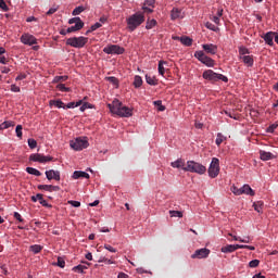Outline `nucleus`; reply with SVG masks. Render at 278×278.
<instances>
[{"label": "nucleus", "instance_id": "obj_58", "mask_svg": "<svg viewBox=\"0 0 278 278\" xmlns=\"http://www.w3.org/2000/svg\"><path fill=\"white\" fill-rule=\"evenodd\" d=\"M222 142H224V138L222 137V134H218V137L216 138V146L220 147Z\"/></svg>", "mask_w": 278, "mask_h": 278}, {"label": "nucleus", "instance_id": "obj_44", "mask_svg": "<svg viewBox=\"0 0 278 278\" xmlns=\"http://www.w3.org/2000/svg\"><path fill=\"white\" fill-rule=\"evenodd\" d=\"M253 207H254L255 212L261 213V210L263 207V202L258 201L256 203H253Z\"/></svg>", "mask_w": 278, "mask_h": 278}, {"label": "nucleus", "instance_id": "obj_63", "mask_svg": "<svg viewBox=\"0 0 278 278\" xmlns=\"http://www.w3.org/2000/svg\"><path fill=\"white\" fill-rule=\"evenodd\" d=\"M276 128H278V125L271 124V125L268 127L267 131L270 132V134H273Z\"/></svg>", "mask_w": 278, "mask_h": 278}, {"label": "nucleus", "instance_id": "obj_18", "mask_svg": "<svg viewBox=\"0 0 278 278\" xmlns=\"http://www.w3.org/2000/svg\"><path fill=\"white\" fill-rule=\"evenodd\" d=\"M72 178L75 179V180H78L80 178L89 179L90 175L88 173H86V172L75 170V172H73Z\"/></svg>", "mask_w": 278, "mask_h": 278}, {"label": "nucleus", "instance_id": "obj_41", "mask_svg": "<svg viewBox=\"0 0 278 278\" xmlns=\"http://www.w3.org/2000/svg\"><path fill=\"white\" fill-rule=\"evenodd\" d=\"M52 185H38V190L51 192Z\"/></svg>", "mask_w": 278, "mask_h": 278}, {"label": "nucleus", "instance_id": "obj_64", "mask_svg": "<svg viewBox=\"0 0 278 278\" xmlns=\"http://www.w3.org/2000/svg\"><path fill=\"white\" fill-rule=\"evenodd\" d=\"M117 278H129V275H127L125 273H119V274H117Z\"/></svg>", "mask_w": 278, "mask_h": 278}, {"label": "nucleus", "instance_id": "obj_37", "mask_svg": "<svg viewBox=\"0 0 278 278\" xmlns=\"http://www.w3.org/2000/svg\"><path fill=\"white\" fill-rule=\"evenodd\" d=\"M23 126L22 125H17L15 126V136H17V138L22 139L23 137Z\"/></svg>", "mask_w": 278, "mask_h": 278}, {"label": "nucleus", "instance_id": "obj_54", "mask_svg": "<svg viewBox=\"0 0 278 278\" xmlns=\"http://www.w3.org/2000/svg\"><path fill=\"white\" fill-rule=\"evenodd\" d=\"M99 263H104L106 265H111L113 264V262L109 258H105V257H101V260L98 261Z\"/></svg>", "mask_w": 278, "mask_h": 278}, {"label": "nucleus", "instance_id": "obj_47", "mask_svg": "<svg viewBox=\"0 0 278 278\" xmlns=\"http://www.w3.org/2000/svg\"><path fill=\"white\" fill-rule=\"evenodd\" d=\"M106 80L112 84V86H118V78L116 77H106Z\"/></svg>", "mask_w": 278, "mask_h": 278}, {"label": "nucleus", "instance_id": "obj_25", "mask_svg": "<svg viewBox=\"0 0 278 278\" xmlns=\"http://www.w3.org/2000/svg\"><path fill=\"white\" fill-rule=\"evenodd\" d=\"M222 253H233L237 251V249L233 247V244H227L220 249Z\"/></svg>", "mask_w": 278, "mask_h": 278}, {"label": "nucleus", "instance_id": "obj_12", "mask_svg": "<svg viewBox=\"0 0 278 278\" xmlns=\"http://www.w3.org/2000/svg\"><path fill=\"white\" fill-rule=\"evenodd\" d=\"M211 253V250L208 249H198L193 254L191 255L192 260H204L208 257V254Z\"/></svg>", "mask_w": 278, "mask_h": 278}, {"label": "nucleus", "instance_id": "obj_51", "mask_svg": "<svg viewBox=\"0 0 278 278\" xmlns=\"http://www.w3.org/2000/svg\"><path fill=\"white\" fill-rule=\"evenodd\" d=\"M58 10H59V7H53V8L49 9V11H48V13H46V15L51 16V15H53Z\"/></svg>", "mask_w": 278, "mask_h": 278}, {"label": "nucleus", "instance_id": "obj_7", "mask_svg": "<svg viewBox=\"0 0 278 278\" xmlns=\"http://www.w3.org/2000/svg\"><path fill=\"white\" fill-rule=\"evenodd\" d=\"M231 192L232 194L239 197L241 194H245V195H255V192L252 190V188L250 187V185H244L240 188H238L237 186H231Z\"/></svg>", "mask_w": 278, "mask_h": 278}, {"label": "nucleus", "instance_id": "obj_46", "mask_svg": "<svg viewBox=\"0 0 278 278\" xmlns=\"http://www.w3.org/2000/svg\"><path fill=\"white\" fill-rule=\"evenodd\" d=\"M27 143H28V148H30V150L36 149L37 142L35 139H28Z\"/></svg>", "mask_w": 278, "mask_h": 278}, {"label": "nucleus", "instance_id": "obj_50", "mask_svg": "<svg viewBox=\"0 0 278 278\" xmlns=\"http://www.w3.org/2000/svg\"><path fill=\"white\" fill-rule=\"evenodd\" d=\"M154 104L157 106L159 112H164L165 108L160 100L155 101Z\"/></svg>", "mask_w": 278, "mask_h": 278}, {"label": "nucleus", "instance_id": "obj_19", "mask_svg": "<svg viewBox=\"0 0 278 278\" xmlns=\"http://www.w3.org/2000/svg\"><path fill=\"white\" fill-rule=\"evenodd\" d=\"M184 17H185V15L181 10H179V9L172 10V13H170L172 21L182 20Z\"/></svg>", "mask_w": 278, "mask_h": 278}, {"label": "nucleus", "instance_id": "obj_10", "mask_svg": "<svg viewBox=\"0 0 278 278\" xmlns=\"http://www.w3.org/2000/svg\"><path fill=\"white\" fill-rule=\"evenodd\" d=\"M70 147H72V149L75 151H83L86 148H88V141L83 138H77L75 140H72V142H70Z\"/></svg>", "mask_w": 278, "mask_h": 278}, {"label": "nucleus", "instance_id": "obj_11", "mask_svg": "<svg viewBox=\"0 0 278 278\" xmlns=\"http://www.w3.org/2000/svg\"><path fill=\"white\" fill-rule=\"evenodd\" d=\"M28 160H30L33 162H38L40 164H46L48 162L53 161V157L36 153V154H30V156H28Z\"/></svg>", "mask_w": 278, "mask_h": 278}, {"label": "nucleus", "instance_id": "obj_21", "mask_svg": "<svg viewBox=\"0 0 278 278\" xmlns=\"http://www.w3.org/2000/svg\"><path fill=\"white\" fill-rule=\"evenodd\" d=\"M240 60H242V62L245 64V66H248V67L253 66V56L252 55L240 56Z\"/></svg>", "mask_w": 278, "mask_h": 278}, {"label": "nucleus", "instance_id": "obj_28", "mask_svg": "<svg viewBox=\"0 0 278 278\" xmlns=\"http://www.w3.org/2000/svg\"><path fill=\"white\" fill-rule=\"evenodd\" d=\"M14 126L15 124L12 121L2 122V124H0V130L9 129L10 127Z\"/></svg>", "mask_w": 278, "mask_h": 278}, {"label": "nucleus", "instance_id": "obj_43", "mask_svg": "<svg viewBox=\"0 0 278 278\" xmlns=\"http://www.w3.org/2000/svg\"><path fill=\"white\" fill-rule=\"evenodd\" d=\"M169 216L170 217L181 218L182 217V213L179 212V211H169Z\"/></svg>", "mask_w": 278, "mask_h": 278}, {"label": "nucleus", "instance_id": "obj_53", "mask_svg": "<svg viewBox=\"0 0 278 278\" xmlns=\"http://www.w3.org/2000/svg\"><path fill=\"white\" fill-rule=\"evenodd\" d=\"M153 4H155V0H146V2H143V7L153 8Z\"/></svg>", "mask_w": 278, "mask_h": 278}, {"label": "nucleus", "instance_id": "obj_60", "mask_svg": "<svg viewBox=\"0 0 278 278\" xmlns=\"http://www.w3.org/2000/svg\"><path fill=\"white\" fill-rule=\"evenodd\" d=\"M77 106H79V105H76L75 102H70L66 105H64L63 109H75Z\"/></svg>", "mask_w": 278, "mask_h": 278}, {"label": "nucleus", "instance_id": "obj_20", "mask_svg": "<svg viewBox=\"0 0 278 278\" xmlns=\"http://www.w3.org/2000/svg\"><path fill=\"white\" fill-rule=\"evenodd\" d=\"M258 155H260L261 160H263L264 162L274 159V154H271L270 152H266V151H258Z\"/></svg>", "mask_w": 278, "mask_h": 278}, {"label": "nucleus", "instance_id": "obj_55", "mask_svg": "<svg viewBox=\"0 0 278 278\" xmlns=\"http://www.w3.org/2000/svg\"><path fill=\"white\" fill-rule=\"evenodd\" d=\"M14 218H15V220H17L20 223L24 222V219L22 218V215L17 212H14Z\"/></svg>", "mask_w": 278, "mask_h": 278}, {"label": "nucleus", "instance_id": "obj_2", "mask_svg": "<svg viewBox=\"0 0 278 278\" xmlns=\"http://www.w3.org/2000/svg\"><path fill=\"white\" fill-rule=\"evenodd\" d=\"M126 23H127V29L130 33H132L137 30V28L140 27V25L144 23V14L137 12L130 15L129 17H127Z\"/></svg>", "mask_w": 278, "mask_h": 278}, {"label": "nucleus", "instance_id": "obj_33", "mask_svg": "<svg viewBox=\"0 0 278 278\" xmlns=\"http://www.w3.org/2000/svg\"><path fill=\"white\" fill-rule=\"evenodd\" d=\"M157 25L156 20H151L146 23V29L151 30V28H154Z\"/></svg>", "mask_w": 278, "mask_h": 278}, {"label": "nucleus", "instance_id": "obj_42", "mask_svg": "<svg viewBox=\"0 0 278 278\" xmlns=\"http://www.w3.org/2000/svg\"><path fill=\"white\" fill-rule=\"evenodd\" d=\"M92 109V104H90L89 102H85V104H81L79 108L80 112H85L86 110Z\"/></svg>", "mask_w": 278, "mask_h": 278}, {"label": "nucleus", "instance_id": "obj_40", "mask_svg": "<svg viewBox=\"0 0 278 278\" xmlns=\"http://www.w3.org/2000/svg\"><path fill=\"white\" fill-rule=\"evenodd\" d=\"M166 62L164 61H159V75L164 76V65Z\"/></svg>", "mask_w": 278, "mask_h": 278}, {"label": "nucleus", "instance_id": "obj_57", "mask_svg": "<svg viewBox=\"0 0 278 278\" xmlns=\"http://www.w3.org/2000/svg\"><path fill=\"white\" fill-rule=\"evenodd\" d=\"M67 203L70 205H72L73 207H79L80 206V202L79 201H67Z\"/></svg>", "mask_w": 278, "mask_h": 278}, {"label": "nucleus", "instance_id": "obj_56", "mask_svg": "<svg viewBox=\"0 0 278 278\" xmlns=\"http://www.w3.org/2000/svg\"><path fill=\"white\" fill-rule=\"evenodd\" d=\"M104 249L111 253H116V249L112 248V245L104 244Z\"/></svg>", "mask_w": 278, "mask_h": 278}, {"label": "nucleus", "instance_id": "obj_16", "mask_svg": "<svg viewBox=\"0 0 278 278\" xmlns=\"http://www.w3.org/2000/svg\"><path fill=\"white\" fill-rule=\"evenodd\" d=\"M33 202H40V205L43 207H48V201L43 200L42 193H37L36 195L30 197Z\"/></svg>", "mask_w": 278, "mask_h": 278}, {"label": "nucleus", "instance_id": "obj_36", "mask_svg": "<svg viewBox=\"0 0 278 278\" xmlns=\"http://www.w3.org/2000/svg\"><path fill=\"white\" fill-rule=\"evenodd\" d=\"M83 12H85V7H77V8H75L73 10L72 15L73 16H77V15H79Z\"/></svg>", "mask_w": 278, "mask_h": 278}, {"label": "nucleus", "instance_id": "obj_45", "mask_svg": "<svg viewBox=\"0 0 278 278\" xmlns=\"http://www.w3.org/2000/svg\"><path fill=\"white\" fill-rule=\"evenodd\" d=\"M239 54H240V56H245L247 54H250V50H248V48L240 47Z\"/></svg>", "mask_w": 278, "mask_h": 278}, {"label": "nucleus", "instance_id": "obj_61", "mask_svg": "<svg viewBox=\"0 0 278 278\" xmlns=\"http://www.w3.org/2000/svg\"><path fill=\"white\" fill-rule=\"evenodd\" d=\"M10 91H12V92H20L21 89L16 85H12V86H10Z\"/></svg>", "mask_w": 278, "mask_h": 278}, {"label": "nucleus", "instance_id": "obj_4", "mask_svg": "<svg viewBox=\"0 0 278 278\" xmlns=\"http://www.w3.org/2000/svg\"><path fill=\"white\" fill-rule=\"evenodd\" d=\"M86 43H88V37H71L66 39V46H70L74 49H83Z\"/></svg>", "mask_w": 278, "mask_h": 278}, {"label": "nucleus", "instance_id": "obj_34", "mask_svg": "<svg viewBox=\"0 0 278 278\" xmlns=\"http://www.w3.org/2000/svg\"><path fill=\"white\" fill-rule=\"evenodd\" d=\"M56 90L60 92H71L72 89L67 88L64 84L56 85Z\"/></svg>", "mask_w": 278, "mask_h": 278}, {"label": "nucleus", "instance_id": "obj_48", "mask_svg": "<svg viewBox=\"0 0 278 278\" xmlns=\"http://www.w3.org/2000/svg\"><path fill=\"white\" fill-rule=\"evenodd\" d=\"M56 266H59L60 268H64L66 266V262L64 261V258L59 257L56 262Z\"/></svg>", "mask_w": 278, "mask_h": 278}, {"label": "nucleus", "instance_id": "obj_23", "mask_svg": "<svg viewBox=\"0 0 278 278\" xmlns=\"http://www.w3.org/2000/svg\"><path fill=\"white\" fill-rule=\"evenodd\" d=\"M146 83L150 86H157V78L152 75H146Z\"/></svg>", "mask_w": 278, "mask_h": 278}, {"label": "nucleus", "instance_id": "obj_3", "mask_svg": "<svg viewBox=\"0 0 278 278\" xmlns=\"http://www.w3.org/2000/svg\"><path fill=\"white\" fill-rule=\"evenodd\" d=\"M182 170L197 175H204L207 172V168L198 162L188 161L187 166L182 167Z\"/></svg>", "mask_w": 278, "mask_h": 278}, {"label": "nucleus", "instance_id": "obj_9", "mask_svg": "<svg viewBox=\"0 0 278 278\" xmlns=\"http://www.w3.org/2000/svg\"><path fill=\"white\" fill-rule=\"evenodd\" d=\"M103 53L122 55L125 53V48L119 47L117 45H110L103 48Z\"/></svg>", "mask_w": 278, "mask_h": 278}, {"label": "nucleus", "instance_id": "obj_22", "mask_svg": "<svg viewBox=\"0 0 278 278\" xmlns=\"http://www.w3.org/2000/svg\"><path fill=\"white\" fill-rule=\"evenodd\" d=\"M83 27H85V23H78L73 25L70 28H66L65 30H67V33H75V31H79L80 29H83Z\"/></svg>", "mask_w": 278, "mask_h": 278}, {"label": "nucleus", "instance_id": "obj_59", "mask_svg": "<svg viewBox=\"0 0 278 278\" xmlns=\"http://www.w3.org/2000/svg\"><path fill=\"white\" fill-rule=\"evenodd\" d=\"M100 27H101V23L98 22V23L91 25L90 30H91V31H96V30H98V28H100Z\"/></svg>", "mask_w": 278, "mask_h": 278}, {"label": "nucleus", "instance_id": "obj_24", "mask_svg": "<svg viewBox=\"0 0 278 278\" xmlns=\"http://www.w3.org/2000/svg\"><path fill=\"white\" fill-rule=\"evenodd\" d=\"M180 45L185 46V47H191L192 46V39H190V37L187 36H182L180 37Z\"/></svg>", "mask_w": 278, "mask_h": 278}, {"label": "nucleus", "instance_id": "obj_38", "mask_svg": "<svg viewBox=\"0 0 278 278\" xmlns=\"http://www.w3.org/2000/svg\"><path fill=\"white\" fill-rule=\"evenodd\" d=\"M205 27H206V29L212 30V31H218V30H219V28L216 27V26H215L213 23H211V22H206Z\"/></svg>", "mask_w": 278, "mask_h": 278}, {"label": "nucleus", "instance_id": "obj_14", "mask_svg": "<svg viewBox=\"0 0 278 278\" xmlns=\"http://www.w3.org/2000/svg\"><path fill=\"white\" fill-rule=\"evenodd\" d=\"M21 41L25 46H35L37 43L36 37L29 34H23L21 37Z\"/></svg>", "mask_w": 278, "mask_h": 278}, {"label": "nucleus", "instance_id": "obj_49", "mask_svg": "<svg viewBox=\"0 0 278 278\" xmlns=\"http://www.w3.org/2000/svg\"><path fill=\"white\" fill-rule=\"evenodd\" d=\"M250 268H255L260 266V260L250 261Z\"/></svg>", "mask_w": 278, "mask_h": 278}, {"label": "nucleus", "instance_id": "obj_17", "mask_svg": "<svg viewBox=\"0 0 278 278\" xmlns=\"http://www.w3.org/2000/svg\"><path fill=\"white\" fill-rule=\"evenodd\" d=\"M203 48V50L208 53V54H216V51L218 50V47L214 46L213 43H205L203 46H201Z\"/></svg>", "mask_w": 278, "mask_h": 278}, {"label": "nucleus", "instance_id": "obj_1", "mask_svg": "<svg viewBox=\"0 0 278 278\" xmlns=\"http://www.w3.org/2000/svg\"><path fill=\"white\" fill-rule=\"evenodd\" d=\"M112 114L119 117H131L132 110L128 106H125L118 99L112 100V103L106 104Z\"/></svg>", "mask_w": 278, "mask_h": 278}, {"label": "nucleus", "instance_id": "obj_30", "mask_svg": "<svg viewBox=\"0 0 278 278\" xmlns=\"http://www.w3.org/2000/svg\"><path fill=\"white\" fill-rule=\"evenodd\" d=\"M143 80L141 76H135V80L132 83V86H135V88H140L142 87Z\"/></svg>", "mask_w": 278, "mask_h": 278}, {"label": "nucleus", "instance_id": "obj_32", "mask_svg": "<svg viewBox=\"0 0 278 278\" xmlns=\"http://www.w3.org/2000/svg\"><path fill=\"white\" fill-rule=\"evenodd\" d=\"M86 269H88V267L86 265H77V266L73 267V271H75L77 274H83Z\"/></svg>", "mask_w": 278, "mask_h": 278}, {"label": "nucleus", "instance_id": "obj_52", "mask_svg": "<svg viewBox=\"0 0 278 278\" xmlns=\"http://www.w3.org/2000/svg\"><path fill=\"white\" fill-rule=\"evenodd\" d=\"M0 8L4 12L9 11V7H7V3L4 2V0H0Z\"/></svg>", "mask_w": 278, "mask_h": 278}, {"label": "nucleus", "instance_id": "obj_35", "mask_svg": "<svg viewBox=\"0 0 278 278\" xmlns=\"http://www.w3.org/2000/svg\"><path fill=\"white\" fill-rule=\"evenodd\" d=\"M42 251V247L41 245H38V244H35V245H30V252L35 253V254H38Z\"/></svg>", "mask_w": 278, "mask_h": 278}, {"label": "nucleus", "instance_id": "obj_39", "mask_svg": "<svg viewBox=\"0 0 278 278\" xmlns=\"http://www.w3.org/2000/svg\"><path fill=\"white\" fill-rule=\"evenodd\" d=\"M67 24L72 25V24H75V25H79V24H84L83 21H80V17H73L71 18Z\"/></svg>", "mask_w": 278, "mask_h": 278}, {"label": "nucleus", "instance_id": "obj_26", "mask_svg": "<svg viewBox=\"0 0 278 278\" xmlns=\"http://www.w3.org/2000/svg\"><path fill=\"white\" fill-rule=\"evenodd\" d=\"M172 168H185V161H182L181 159L176 160L175 162L170 163Z\"/></svg>", "mask_w": 278, "mask_h": 278}, {"label": "nucleus", "instance_id": "obj_15", "mask_svg": "<svg viewBox=\"0 0 278 278\" xmlns=\"http://www.w3.org/2000/svg\"><path fill=\"white\" fill-rule=\"evenodd\" d=\"M46 177L48 178V180L61 181V172L53 169L46 170Z\"/></svg>", "mask_w": 278, "mask_h": 278}, {"label": "nucleus", "instance_id": "obj_8", "mask_svg": "<svg viewBox=\"0 0 278 278\" xmlns=\"http://www.w3.org/2000/svg\"><path fill=\"white\" fill-rule=\"evenodd\" d=\"M193 58L198 59V61L206 67H214V60L205 55L203 51H195V53H193Z\"/></svg>", "mask_w": 278, "mask_h": 278}, {"label": "nucleus", "instance_id": "obj_5", "mask_svg": "<svg viewBox=\"0 0 278 278\" xmlns=\"http://www.w3.org/2000/svg\"><path fill=\"white\" fill-rule=\"evenodd\" d=\"M202 77H203V79H207L213 83H216L218 80H222L223 83L228 81L226 76H224L222 74L214 73L213 70H206L205 72H203Z\"/></svg>", "mask_w": 278, "mask_h": 278}, {"label": "nucleus", "instance_id": "obj_31", "mask_svg": "<svg viewBox=\"0 0 278 278\" xmlns=\"http://www.w3.org/2000/svg\"><path fill=\"white\" fill-rule=\"evenodd\" d=\"M67 80V76H54L53 78V84H62V83H66Z\"/></svg>", "mask_w": 278, "mask_h": 278}, {"label": "nucleus", "instance_id": "obj_13", "mask_svg": "<svg viewBox=\"0 0 278 278\" xmlns=\"http://www.w3.org/2000/svg\"><path fill=\"white\" fill-rule=\"evenodd\" d=\"M278 33L276 31H268L265 35L261 36L263 40H265L266 46L274 47V40L276 39V36Z\"/></svg>", "mask_w": 278, "mask_h": 278}, {"label": "nucleus", "instance_id": "obj_27", "mask_svg": "<svg viewBox=\"0 0 278 278\" xmlns=\"http://www.w3.org/2000/svg\"><path fill=\"white\" fill-rule=\"evenodd\" d=\"M26 172L33 176H36V177H41L42 176V173L38 169H36L35 167H27L26 168Z\"/></svg>", "mask_w": 278, "mask_h": 278}, {"label": "nucleus", "instance_id": "obj_6", "mask_svg": "<svg viewBox=\"0 0 278 278\" xmlns=\"http://www.w3.org/2000/svg\"><path fill=\"white\" fill-rule=\"evenodd\" d=\"M207 172L211 179H215L216 177H218V174H220V161L216 157H213V161L211 162Z\"/></svg>", "mask_w": 278, "mask_h": 278}, {"label": "nucleus", "instance_id": "obj_62", "mask_svg": "<svg viewBox=\"0 0 278 278\" xmlns=\"http://www.w3.org/2000/svg\"><path fill=\"white\" fill-rule=\"evenodd\" d=\"M26 78H27L26 74H20V75H17V77H15V81H20V80H23V79H26Z\"/></svg>", "mask_w": 278, "mask_h": 278}, {"label": "nucleus", "instance_id": "obj_29", "mask_svg": "<svg viewBox=\"0 0 278 278\" xmlns=\"http://www.w3.org/2000/svg\"><path fill=\"white\" fill-rule=\"evenodd\" d=\"M49 105H54L56 106V109H64V102H62L61 100H51L49 102Z\"/></svg>", "mask_w": 278, "mask_h": 278}]
</instances>
